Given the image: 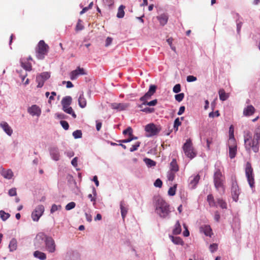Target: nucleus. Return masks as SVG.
Masks as SVG:
<instances>
[{"instance_id": "nucleus-17", "label": "nucleus", "mask_w": 260, "mask_h": 260, "mask_svg": "<svg viewBox=\"0 0 260 260\" xmlns=\"http://www.w3.org/2000/svg\"><path fill=\"white\" fill-rule=\"evenodd\" d=\"M86 74L87 73L83 68L78 67L76 70L72 71L70 73V77L72 80H74L76 79L79 75H84Z\"/></svg>"}, {"instance_id": "nucleus-2", "label": "nucleus", "mask_w": 260, "mask_h": 260, "mask_svg": "<svg viewBox=\"0 0 260 260\" xmlns=\"http://www.w3.org/2000/svg\"><path fill=\"white\" fill-rule=\"evenodd\" d=\"M49 50V47L44 41H40L36 48L37 58L40 60L44 59L45 56L47 55Z\"/></svg>"}, {"instance_id": "nucleus-8", "label": "nucleus", "mask_w": 260, "mask_h": 260, "mask_svg": "<svg viewBox=\"0 0 260 260\" xmlns=\"http://www.w3.org/2000/svg\"><path fill=\"white\" fill-rule=\"evenodd\" d=\"M72 101V99L70 96H66L62 98L61 102L63 111L68 114H74L72 107H70Z\"/></svg>"}, {"instance_id": "nucleus-58", "label": "nucleus", "mask_w": 260, "mask_h": 260, "mask_svg": "<svg viewBox=\"0 0 260 260\" xmlns=\"http://www.w3.org/2000/svg\"><path fill=\"white\" fill-rule=\"evenodd\" d=\"M103 1L105 5L108 7L112 6L114 2V0H103Z\"/></svg>"}, {"instance_id": "nucleus-33", "label": "nucleus", "mask_w": 260, "mask_h": 260, "mask_svg": "<svg viewBox=\"0 0 260 260\" xmlns=\"http://www.w3.org/2000/svg\"><path fill=\"white\" fill-rule=\"evenodd\" d=\"M181 232V228L179 221L177 220L175 224L174 228L173 230L174 235L180 234Z\"/></svg>"}, {"instance_id": "nucleus-39", "label": "nucleus", "mask_w": 260, "mask_h": 260, "mask_svg": "<svg viewBox=\"0 0 260 260\" xmlns=\"http://www.w3.org/2000/svg\"><path fill=\"white\" fill-rule=\"evenodd\" d=\"M144 161L149 167H154L156 165V162L150 158H145Z\"/></svg>"}, {"instance_id": "nucleus-49", "label": "nucleus", "mask_w": 260, "mask_h": 260, "mask_svg": "<svg viewBox=\"0 0 260 260\" xmlns=\"http://www.w3.org/2000/svg\"><path fill=\"white\" fill-rule=\"evenodd\" d=\"M140 144H141L140 142H137L135 143V144L132 145V147L129 149V151L131 152H134V151L137 150L138 149V148L139 147Z\"/></svg>"}, {"instance_id": "nucleus-7", "label": "nucleus", "mask_w": 260, "mask_h": 260, "mask_svg": "<svg viewBox=\"0 0 260 260\" xmlns=\"http://www.w3.org/2000/svg\"><path fill=\"white\" fill-rule=\"evenodd\" d=\"M260 139V134L256 132L254 138L251 142L248 143V146H246V150L250 151L251 148L253 152H257L259 151V140Z\"/></svg>"}, {"instance_id": "nucleus-32", "label": "nucleus", "mask_w": 260, "mask_h": 260, "mask_svg": "<svg viewBox=\"0 0 260 260\" xmlns=\"http://www.w3.org/2000/svg\"><path fill=\"white\" fill-rule=\"evenodd\" d=\"M17 242L15 238H13L10 242L9 248L10 251H13L17 249Z\"/></svg>"}, {"instance_id": "nucleus-61", "label": "nucleus", "mask_w": 260, "mask_h": 260, "mask_svg": "<svg viewBox=\"0 0 260 260\" xmlns=\"http://www.w3.org/2000/svg\"><path fill=\"white\" fill-rule=\"evenodd\" d=\"M186 80L188 82H191L196 81L197 78L193 76L189 75L187 77Z\"/></svg>"}, {"instance_id": "nucleus-25", "label": "nucleus", "mask_w": 260, "mask_h": 260, "mask_svg": "<svg viewBox=\"0 0 260 260\" xmlns=\"http://www.w3.org/2000/svg\"><path fill=\"white\" fill-rule=\"evenodd\" d=\"M27 111L29 114H40L41 113V108L36 105H34L29 107Z\"/></svg>"}, {"instance_id": "nucleus-52", "label": "nucleus", "mask_w": 260, "mask_h": 260, "mask_svg": "<svg viewBox=\"0 0 260 260\" xmlns=\"http://www.w3.org/2000/svg\"><path fill=\"white\" fill-rule=\"evenodd\" d=\"M60 124H61L63 128L65 130L69 129V125L67 121L64 120H61L60 121Z\"/></svg>"}, {"instance_id": "nucleus-18", "label": "nucleus", "mask_w": 260, "mask_h": 260, "mask_svg": "<svg viewBox=\"0 0 260 260\" xmlns=\"http://www.w3.org/2000/svg\"><path fill=\"white\" fill-rule=\"evenodd\" d=\"M229 157L231 159H233L235 157L237 151L236 141L234 142L229 141Z\"/></svg>"}, {"instance_id": "nucleus-19", "label": "nucleus", "mask_w": 260, "mask_h": 260, "mask_svg": "<svg viewBox=\"0 0 260 260\" xmlns=\"http://www.w3.org/2000/svg\"><path fill=\"white\" fill-rule=\"evenodd\" d=\"M0 174L7 179H11L13 176V173L11 169L6 170L3 167L0 168Z\"/></svg>"}, {"instance_id": "nucleus-45", "label": "nucleus", "mask_w": 260, "mask_h": 260, "mask_svg": "<svg viewBox=\"0 0 260 260\" xmlns=\"http://www.w3.org/2000/svg\"><path fill=\"white\" fill-rule=\"evenodd\" d=\"M61 209V206L60 205H57L56 204H53L51 206V208L50 210V213H53L55 211L58 210H60Z\"/></svg>"}, {"instance_id": "nucleus-20", "label": "nucleus", "mask_w": 260, "mask_h": 260, "mask_svg": "<svg viewBox=\"0 0 260 260\" xmlns=\"http://www.w3.org/2000/svg\"><path fill=\"white\" fill-rule=\"evenodd\" d=\"M156 18L158 20L160 25L163 26L167 23L169 16L167 14L163 13L157 16Z\"/></svg>"}, {"instance_id": "nucleus-4", "label": "nucleus", "mask_w": 260, "mask_h": 260, "mask_svg": "<svg viewBox=\"0 0 260 260\" xmlns=\"http://www.w3.org/2000/svg\"><path fill=\"white\" fill-rule=\"evenodd\" d=\"M245 175L250 188L252 189L255 187V181L254 178L253 170L250 162L248 161L246 164Z\"/></svg>"}, {"instance_id": "nucleus-53", "label": "nucleus", "mask_w": 260, "mask_h": 260, "mask_svg": "<svg viewBox=\"0 0 260 260\" xmlns=\"http://www.w3.org/2000/svg\"><path fill=\"white\" fill-rule=\"evenodd\" d=\"M123 135L128 134L129 136H132L133 134V129L131 127H128L126 129H124L123 131Z\"/></svg>"}, {"instance_id": "nucleus-51", "label": "nucleus", "mask_w": 260, "mask_h": 260, "mask_svg": "<svg viewBox=\"0 0 260 260\" xmlns=\"http://www.w3.org/2000/svg\"><path fill=\"white\" fill-rule=\"evenodd\" d=\"M181 122L180 121L179 118H177L174 121V128L175 131H177L178 129V126L181 125Z\"/></svg>"}, {"instance_id": "nucleus-10", "label": "nucleus", "mask_w": 260, "mask_h": 260, "mask_svg": "<svg viewBox=\"0 0 260 260\" xmlns=\"http://www.w3.org/2000/svg\"><path fill=\"white\" fill-rule=\"evenodd\" d=\"M47 236L44 233H38L35 239V246L37 248L43 249Z\"/></svg>"}, {"instance_id": "nucleus-16", "label": "nucleus", "mask_w": 260, "mask_h": 260, "mask_svg": "<svg viewBox=\"0 0 260 260\" xmlns=\"http://www.w3.org/2000/svg\"><path fill=\"white\" fill-rule=\"evenodd\" d=\"M49 153L51 158L55 160L58 161L60 159V154L58 148L56 146H52L49 149Z\"/></svg>"}, {"instance_id": "nucleus-64", "label": "nucleus", "mask_w": 260, "mask_h": 260, "mask_svg": "<svg viewBox=\"0 0 260 260\" xmlns=\"http://www.w3.org/2000/svg\"><path fill=\"white\" fill-rule=\"evenodd\" d=\"M156 86L154 85H151L149 87V90L150 92H152L154 93L156 91Z\"/></svg>"}, {"instance_id": "nucleus-30", "label": "nucleus", "mask_w": 260, "mask_h": 260, "mask_svg": "<svg viewBox=\"0 0 260 260\" xmlns=\"http://www.w3.org/2000/svg\"><path fill=\"white\" fill-rule=\"evenodd\" d=\"M219 99L222 101L227 100L229 96V94L226 93L223 89H220L218 91Z\"/></svg>"}, {"instance_id": "nucleus-34", "label": "nucleus", "mask_w": 260, "mask_h": 260, "mask_svg": "<svg viewBox=\"0 0 260 260\" xmlns=\"http://www.w3.org/2000/svg\"><path fill=\"white\" fill-rule=\"evenodd\" d=\"M207 201L208 202L209 205L210 207L216 206V202L214 200V197L212 194H210L207 196Z\"/></svg>"}, {"instance_id": "nucleus-12", "label": "nucleus", "mask_w": 260, "mask_h": 260, "mask_svg": "<svg viewBox=\"0 0 260 260\" xmlns=\"http://www.w3.org/2000/svg\"><path fill=\"white\" fill-rule=\"evenodd\" d=\"M157 102V100H154L149 102H146V101L143 102V104L139 106L140 111L146 113H153L154 112V109L153 108H149L148 106H154Z\"/></svg>"}, {"instance_id": "nucleus-6", "label": "nucleus", "mask_w": 260, "mask_h": 260, "mask_svg": "<svg viewBox=\"0 0 260 260\" xmlns=\"http://www.w3.org/2000/svg\"><path fill=\"white\" fill-rule=\"evenodd\" d=\"M185 154L190 159H192L196 156V153L194 151L192 144L190 139L186 140L182 147Z\"/></svg>"}, {"instance_id": "nucleus-57", "label": "nucleus", "mask_w": 260, "mask_h": 260, "mask_svg": "<svg viewBox=\"0 0 260 260\" xmlns=\"http://www.w3.org/2000/svg\"><path fill=\"white\" fill-rule=\"evenodd\" d=\"M162 182L161 180L159 178L157 179L154 183V185L155 187H159V188L162 186Z\"/></svg>"}, {"instance_id": "nucleus-27", "label": "nucleus", "mask_w": 260, "mask_h": 260, "mask_svg": "<svg viewBox=\"0 0 260 260\" xmlns=\"http://www.w3.org/2000/svg\"><path fill=\"white\" fill-rule=\"evenodd\" d=\"M35 257L37 258L40 260H45L46 259V255L45 253L37 250L34 252L33 254Z\"/></svg>"}, {"instance_id": "nucleus-60", "label": "nucleus", "mask_w": 260, "mask_h": 260, "mask_svg": "<svg viewBox=\"0 0 260 260\" xmlns=\"http://www.w3.org/2000/svg\"><path fill=\"white\" fill-rule=\"evenodd\" d=\"M151 95H150L148 93L146 92L144 96L140 98V100L142 102L145 101L146 100L150 99Z\"/></svg>"}, {"instance_id": "nucleus-35", "label": "nucleus", "mask_w": 260, "mask_h": 260, "mask_svg": "<svg viewBox=\"0 0 260 260\" xmlns=\"http://www.w3.org/2000/svg\"><path fill=\"white\" fill-rule=\"evenodd\" d=\"M234 127L233 125H231L229 127V142L236 141V139L234 138Z\"/></svg>"}, {"instance_id": "nucleus-24", "label": "nucleus", "mask_w": 260, "mask_h": 260, "mask_svg": "<svg viewBox=\"0 0 260 260\" xmlns=\"http://www.w3.org/2000/svg\"><path fill=\"white\" fill-rule=\"evenodd\" d=\"M120 208L122 217L124 219L127 213V208L123 201L120 202Z\"/></svg>"}, {"instance_id": "nucleus-47", "label": "nucleus", "mask_w": 260, "mask_h": 260, "mask_svg": "<svg viewBox=\"0 0 260 260\" xmlns=\"http://www.w3.org/2000/svg\"><path fill=\"white\" fill-rule=\"evenodd\" d=\"M84 26L82 24V20L81 19H79L76 26V30L78 31L82 30Z\"/></svg>"}, {"instance_id": "nucleus-3", "label": "nucleus", "mask_w": 260, "mask_h": 260, "mask_svg": "<svg viewBox=\"0 0 260 260\" xmlns=\"http://www.w3.org/2000/svg\"><path fill=\"white\" fill-rule=\"evenodd\" d=\"M214 184L215 187L217 190H219L220 188L222 189V191L224 192V187L223 185L224 177L219 169H216L214 173L213 176Z\"/></svg>"}, {"instance_id": "nucleus-48", "label": "nucleus", "mask_w": 260, "mask_h": 260, "mask_svg": "<svg viewBox=\"0 0 260 260\" xmlns=\"http://www.w3.org/2000/svg\"><path fill=\"white\" fill-rule=\"evenodd\" d=\"M75 206H76L75 203L74 202H70L69 203H68L66 206L65 208H66V210H70L74 208Z\"/></svg>"}, {"instance_id": "nucleus-59", "label": "nucleus", "mask_w": 260, "mask_h": 260, "mask_svg": "<svg viewBox=\"0 0 260 260\" xmlns=\"http://www.w3.org/2000/svg\"><path fill=\"white\" fill-rule=\"evenodd\" d=\"M9 195L11 197L15 196L17 194L16 189L15 188H12L9 190Z\"/></svg>"}, {"instance_id": "nucleus-29", "label": "nucleus", "mask_w": 260, "mask_h": 260, "mask_svg": "<svg viewBox=\"0 0 260 260\" xmlns=\"http://www.w3.org/2000/svg\"><path fill=\"white\" fill-rule=\"evenodd\" d=\"M201 230L203 232L204 234L207 236H211L212 229L210 225H205L201 227Z\"/></svg>"}, {"instance_id": "nucleus-55", "label": "nucleus", "mask_w": 260, "mask_h": 260, "mask_svg": "<svg viewBox=\"0 0 260 260\" xmlns=\"http://www.w3.org/2000/svg\"><path fill=\"white\" fill-rule=\"evenodd\" d=\"M56 95V93L54 91H52L51 93V95L49 97L48 103L51 105L53 101L55 100L54 96Z\"/></svg>"}, {"instance_id": "nucleus-36", "label": "nucleus", "mask_w": 260, "mask_h": 260, "mask_svg": "<svg viewBox=\"0 0 260 260\" xmlns=\"http://www.w3.org/2000/svg\"><path fill=\"white\" fill-rule=\"evenodd\" d=\"M125 8V6L123 5H121L118 8V12L117 14V17L119 18H122L124 16V9Z\"/></svg>"}, {"instance_id": "nucleus-62", "label": "nucleus", "mask_w": 260, "mask_h": 260, "mask_svg": "<svg viewBox=\"0 0 260 260\" xmlns=\"http://www.w3.org/2000/svg\"><path fill=\"white\" fill-rule=\"evenodd\" d=\"M206 143H207V144H206L207 149L208 150H210V145L212 143V138H207L206 139Z\"/></svg>"}, {"instance_id": "nucleus-37", "label": "nucleus", "mask_w": 260, "mask_h": 260, "mask_svg": "<svg viewBox=\"0 0 260 260\" xmlns=\"http://www.w3.org/2000/svg\"><path fill=\"white\" fill-rule=\"evenodd\" d=\"M255 112V108L252 106H247L243 111V114H253Z\"/></svg>"}, {"instance_id": "nucleus-15", "label": "nucleus", "mask_w": 260, "mask_h": 260, "mask_svg": "<svg viewBox=\"0 0 260 260\" xmlns=\"http://www.w3.org/2000/svg\"><path fill=\"white\" fill-rule=\"evenodd\" d=\"M231 192L233 200L235 202H237L240 191L237 182L236 180L233 181L232 182Z\"/></svg>"}, {"instance_id": "nucleus-44", "label": "nucleus", "mask_w": 260, "mask_h": 260, "mask_svg": "<svg viewBox=\"0 0 260 260\" xmlns=\"http://www.w3.org/2000/svg\"><path fill=\"white\" fill-rule=\"evenodd\" d=\"M217 203H218V205H219V206L222 209H226V208H227L226 203L222 199H218Z\"/></svg>"}, {"instance_id": "nucleus-42", "label": "nucleus", "mask_w": 260, "mask_h": 260, "mask_svg": "<svg viewBox=\"0 0 260 260\" xmlns=\"http://www.w3.org/2000/svg\"><path fill=\"white\" fill-rule=\"evenodd\" d=\"M176 173V172L174 171H169L167 174L168 179L171 181H173L175 177Z\"/></svg>"}, {"instance_id": "nucleus-21", "label": "nucleus", "mask_w": 260, "mask_h": 260, "mask_svg": "<svg viewBox=\"0 0 260 260\" xmlns=\"http://www.w3.org/2000/svg\"><path fill=\"white\" fill-rule=\"evenodd\" d=\"M200 179L199 175L191 176L189 178V185L192 189H194Z\"/></svg>"}, {"instance_id": "nucleus-38", "label": "nucleus", "mask_w": 260, "mask_h": 260, "mask_svg": "<svg viewBox=\"0 0 260 260\" xmlns=\"http://www.w3.org/2000/svg\"><path fill=\"white\" fill-rule=\"evenodd\" d=\"M21 67L26 71H30L31 70V64L29 62L21 61Z\"/></svg>"}, {"instance_id": "nucleus-46", "label": "nucleus", "mask_w": 260, "mask_h": 260, "mask_svg": "<svg viewBox=\"0 0 260 260\" xmlns=\"http://www.w3.org/2000/svg\"><path fill=\"white\" fill-rule=\"evenodd\" d=\"M176 187L177 184H175L174 186L170 187L168 190V194L170 196H174L176 193Z\"/></svg>"}, {"instance_id": "nucleus-28", "label": "nucleus", "mask_w": 260, "mask_h": 260, "mask_svg": "<svg viewBox=\"0 0 260 260\" xmlns=\"http://www.w3.org/2000/svg\"><path fill=\"white\" fill-rule=\"evenodd\" d=\"M169 238L175 244L183 245V241L180 237L170 235Z\"/></svg>"}, {"instance_id": "nucleus-11", "label": "nucleus", "mask_w": 260, "mask_h": 260, "mask_svg": "<svg viewBox=\"0 0 260 260\" xmlns=\"http://www.w3.org/2000/svg\"><path fill=\"white\" fill-rule=\"evenodd\" d=\"M45 211L44 206L42 205H38L32 211L31 216L34 221H38L43 215Z\"/></svg>"}, {"instance_id": "nucleus-54", "label": "nucleus", "mask_w": 260, "mask_h": 260, "mask_svg": "<svg viewBox=\"0 0 260 260\" xmlns=\"http://www.w3.org/2000/svg\"><path fill=\"white\" fill-rule=\"evenodd\" d=\"M217 248H218V245L216 243L212 244L209 246V249L212 253L216 251L217 249Z\"/></svg>"}, {"instance_id": "nucleus-40", "label": "nucleus", "mask_w": 260, "mask_h": 260, "mask_svg": "<svg viewBox=\"0 0 260 260\" xmlns=\"http://www.w3.org/2000/svg\"><path fill=\"white\" fill-rule=\"evenodd\" d=\"M137 139L138 138L137 137L134 136L132 135V136H129V137L128 139L120 140H119L118 142L122 143H127L131 142L132 140H137Z\"/></svg>"}, {"instance_id": "nucleus-14", "label": "nucleus", "mask_w": 260, "mask_h": 260, "mask_svg": "<svg viewBox=\"0 0 260 260\" xmlns=\"http://www.w3.org/2000/svg\"><path fill=\"white\" fill-rule=\"evenodd\" d=\"M50 74L48 72H43L38 75L36 77V81L38 83V87H42L45 81L50 78Z\"/></svg>"}, {"instance_id": "nucleus-9", "label": "nucleus", "mask_w": 260, "mask_h": 260, "mask_svg": "<svg viewBox=\"0 0 260 260\" xmlns=\"http://www.w3.org/2000/svg\"><path fill=\"white\" fill-rule=\"evenodd\" d=\"M43 248L49 253H54L56 251V244L51 237L47 236Z\"/></svg>"}, {"instance_id": "nucleus-22", "label": "nucleus", "mask_w": 260, "mask_h": 260, "mask_svg": "<svg viewBox=\"0 0 260 260\" xmlns=\"http://www.w3.org/2000/svg\"><path fill=\"white\" fill-rule=\"evenodd\" d=\"M0 126L8 135L10 136L12 135L13 130L6 122H2L0 123Z\"/></svg>"}, {"instance_id": "nucleus-1", "label": "nucleus", "mask_w": 260, "mask_h": 260, "mask_svg": "<svg viewBox=\"0 0 260 260\" xmlns=\"http://www.w3.org/2000/svg\"><path fill=\"white\" fill-rule=\"evenodd\" d=\"M155 201V211L162 218H169L171 213L170 205L160 197L154 198Z\"/></svg>"}, {"instance_id": "nucleus-56", "label": "nucleus", "mask_w": 260, "mask_h": 260, "mask_svg": "<svg viewBox=\"0 0 260 260\" xmlns=\"http://www.w3.org/2000/svg\"><path fill=\"white\" fill-rule=\"evenodd\" d=\"M181 90V85L179 84H176L173 89V91L175 93H178Z\"/></svg>"}, {"instance_id": "nucleus-26", "label": "nucleus", "mask_w": 260, "mask_h": 260, "mask_svg": "<svg viewBox=\"0 0 260 260\" xmlns=\"http://www.w3.org/2000/svg\"><path fill=\"white\" fill-rule=\"evenodd\" d=\"M78 104L80 107L83 108L86 106V100L84 96L83 92L80 94L78 99Z\"/></svg>"}, {"instance_id": "nucleus-41", "label": "nucleus", "mask_w": 260, "mask_h": 260, "mask_svg": "<svg viewBox=\"0 0 260 260\" xmlns=\"http://www.w3.org/2000/svg\"><path fill=\"white\" fill-rule=\"evenodd\" d=\"M10 216L9 213H6L3 210L0 211V217L3 221L6 220Z\"/></svg>"}, {"instance_id": "nucleus-50", "label": "nucleus", "mask_w": 260, "mask_h": 260, "mask_svg": "<svg viewBox=\"0 0 260 260\" xmlns=\"http://www.w3.org/2000/svg\"><path fill=\"white\" fill-rule=\"evenodd\" d=\"M184 97V94L183 93H180L175 95V100L180 102L182 101Z\"/></svg>"}, {"instance_id": "nucleus-31", "label": "nucleus", "mask_w": 260, "mask_h": 260, "mask_svg": "<svg viewBox=\"0 0 260 260\" xmlns=\"http://www.w3.org/2000/svg\"><path fill=\"white\" fill-rule=\"evenodd\" d=\"M178 170L179 167L177 163V161L175 159H173L170 163V171L177 172Z\"/></svg>"}, {"instance_id": "nucleus-13", "label": "nucleus", "mask_w": 260, "mask_h": 260, "mask_svg": "<svg viewBox=\"0 0 260 260\" xmlns=\"http://www.w3.org/2000/svg\"><path fill=\"white\" fill-rule=\"evenodd\" d=\"M129 104L125 103H113L110 104V107L117 112H121L127 110L129 107Z\"/></svg>"}, {"instance_id": "nucleus-43", "label": "nucleus", "mask_w": 260, "mask_h": 260, "mask_svg": "<svg viewBox=\"0 0 260 260\" xmlns=\"http://www.w3.org/2000/svg\"><path fill=\"white\" fill-rule=\"evenodd\" d=\"M73 136L75 139L81 138L82 136V133L81 130H76L73 133Z\"/></svg>"}, {"instance_id": "nucleus-5", "label": "nucleus", "mask_w": 260, "mask_h": 260, "mask_svg": "<svg viewBox=\"0 0 260 260\" xmlns=\"http://www.w3.org/2000/svg\"><path fill=\"white\" fill-rule=\"evenodd\" d=\"M161 127L160 125H156L153 123L147 124L145 127L146 132V137H152L156 136L161 131Z\"/></svg>"}, {"instance_id": "nucleus-63", "label": "nucleus", "mask_w": 260, "mask_h": 260, "mask_svg": "<svg viewBox=\"0 0 260 260\" xmlns=\"http://www.w3.org/2000/svg\"><path fill=\"white\" fill-rule=\"evenodd\" d=\"M66 154L68 157L71 158L74 155V152L73 151H68L64 152Z\"/></svg>"}, {"instance_id": "nucleus-23", "label": "nucleus", "mask_w": 260, "mask_h": 260, "mask_svg": "<svg viewBox=\"0 0 260 260\" xmlns=\"http://www.w3.org/2000/svg\"><path fill=\"white\" fill-rule=\"evenodd\" d=\"M244 138L245 148L246 149V146H248L249 142H251L252 140V134L251 132L249 131H245Z\"/></svg>"}]
</instances>
